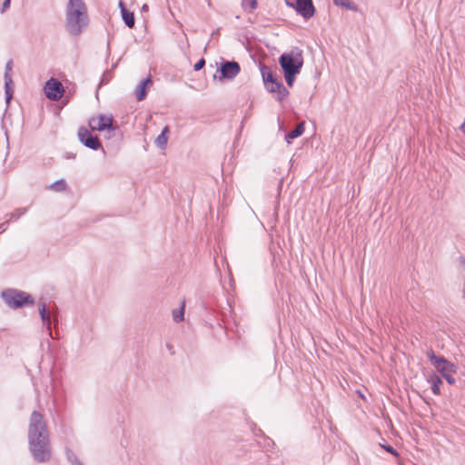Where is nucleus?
<instances>
[{
  "instance_id": "nucleus-37",
  "label": "nucleus",
  "mask_w": 465,
  "mask_h": 465,
  "mask_svg": "<svg viewBox=\"0 0 465 465\" xmlns=\"http://www.w3.org/2000/svg\"><path fill=\"white\" fill-rule=\"evenodd\" d=\"M459 262H460V265L462 266L463 270L465 271V256L460 255L459 257Z\"/></svg>"
},
{
  "instance_id": "nucleus-45",
  "label": "nucleus",
  "mask_w": 465,
  "mask_h": 465,
  "mask_svg": "<svg viewBox=\"0 0 465 465\" xmlns=\"http://www.w3.org/2000/svg\"><path fill=\"white\" fill-rule=\"evenodd\" d=\"M110 56V45L109 43L107 44V57Z\"/></svg>"
},
{
  "instance_id": "nucleus-7",
  "label": "nucleus",
  "mask_w": 465,
  "mask_h": 465,
  "mask_svg": "<svg viewBox=\"0 0 465 465\" xmlns=\"http://www.w3.org/2000/svg\"><path fill=\"white\" fill-rule=\"evenodd\" d=\"M240 64L234 60L228 61L222 58L219 66L217 67L216 74L213 75V79L219 81L232 80L240 73Z\"/></svg>"
},
{
  "instance_id": "nucleus-33",
  "label": "nucleus",
  "mask_w": 465,
  "mask_h": 465,
  "mask_svg": "<svg viewBox=\"0 0 465 465\" xmlns=\"http://www.w3.org/2000/svg\"><path fill=\"white\" fill-rule=\"evenodd\" d=\"M204 65H205V60L203 58H201L194 64L193 70L200 71L204 67Z\"/></svg>"
},
{
  "instance_id": "nucleus-5",
  "label": "nucleus",
  "mask_w": 465,
  "mask_h": 465,
  "mask_svg": "<svg viewBox=\"0 0 465 465\" xmlns=\"http://www.w3.org/2000/svg\"><path fill=\"white\" fill-rule=\"evenodd\" d=\"M278 63L282 73L300 74L304 63L302 51L295 47L284 52L279 56Z\"/></svg>"
},
{
  "instance_id": "nucleus-22",
  "label": "nucleus",
  "mask_w": 465,
  "mask_h": 465,
  "mask_svg": "<svg viewBox=\"0 0 465 465\" xmlns=\"http://www.w3.org/2000/svg\"><path fill=\"white\" fill-rule=\"evenodd\" d=\"M184 310H185V302L183 301L181 306L177 309L173 310V319L175 322H181L184 320Z\"/></svg>"
},
{
  "instance_id": "nucleus-8",
  "label": "nucleus",
  "mask_w": 465,
  "mask_h": 465,
  "mask_svg": "<svg viewBox=\"0 0 465 465\" xmlns=\"http://www.w3.org/2000/svg\"><path fill=\"white\" fill-rule=\"evenodd\" d=\"M426 355L430 364L440 373V375L446 372H457V365L449 361L443 355H437L432 349L427 351Z\"/></svg>"
},
{
  "instance_id": "nucleus-14",
  "label": "nucleus",
  "mask_w": 465,
  "mask_h": 465,
  "mask_svg": "<svg viewBox=\"0 0 465 465\" xmlns=\"http://www.w3.org/2000/svg\"><path fill=\"white\" fill-rule=\"evenodd\" d=\"M152 84L153 78L151 74H148L146 77H144L139 82L134 91L137 101L141 102L146 98L148 91L150 89V85Z\"/></svg>"
},
{
  "instance_id": "nucleus-43",
  "label": "nucleus",
  "mask_w": 465,
  "mask_h": 465,
  "mask_svg": "<svg viewBox=\"0 0 465 465\" xmlns=\"http://www.w3.org/2000/svg\"><path fill=\"white\" fill-rule=\"evenodd\" d=\"M6 226H7V225H6V223H3L0 225L2 232L5 231Z\"/></svg>"
},
{
  "instance_id": "nucleus-11",
  "label": "nucleus",
  "mask_w": 465,
  "mask_h": 465,
  "mask_svg": "<svg viewBox=\"0 0 465 465\" xmlns=\"http://www.w3.org/2000/svg\"><path fill=\"white\" fill-rule=\"evenodd\" d=\"M285 4L293 8L297 14L305 19H310L315 13L312 0H284Z\"/></svg>"
},
{
  "instance_id": "nucleus-3",
  "label": "nucleus",
  "mask_w": 465,
  "mask_h": 465,
  "mask_svg": "<svg viewBox=\"0 0 465 465\" xmlns=\"http://www.w3.org/2000/svg\"><path fill=\"white\" fill-rule=\"evenodd\" d=\"M1 298L8 307L14 310L31 307L35 303V298L29 292L15 288L3 290Z\"/></svg>"
},
{
  "instance_id": "nucleus-17",
  "label": "nucleus",
  "mask_w": 465,
  "mask_h": 465,
  "mask_svg": "<svg viewBox=\"0 0 465 465\" xmlns=\"http://www.w3.org/2000/svg\"><path fill=\"white\" fill-rule=\"evenodd\" d=\"M249 465H269V456L263 450L254 451Z\"/></svg>"
},
{
  "instance_id": "nucleus-24",
  "label": "nucleus",
  "mask_w": 465,
  "mask_h": 465,
  "mask_svg": "<svg viewBox=\"0 0 465 465\" xmlns=\"http://www.w3.org/2000/svg\"><path fill=\"white\" fill-rule=\"evenodd\" d=\"M27 212L26 208H17L14 212L6 214L8 217V222H15L17 221L20 217L25 215Z\"/></svg>"
},
{
  "instance_id": "nucleus-27",
  "label": "nucleus",
  "mask_w": 465,
  "mask_h": 465,
  "mask_svg": "<svg viewBox=\"0 0 465 465\" xmlns=\"http://www.w3.org/2000/svg\"><path fill=\"white\" fill-rule=\"evenodd\" d=\"M282 74H283V77H284V80L286 82V84L289 87H292L294 83H295L296 76L299 74H292V73H282Z\"/></svg>"
},
{
  "instance_id": "nucleus-16",
  "label": "nucleus",
  "mask_w": 465,
  "mask_h": 465,
  "mask_svg": "<svg viewBox=\"0 0 465 465\" xmlns=\"http://www.w3.org/2000/svg\"><path fill=\"white\" fill-rule=\"evenodd\" d=\"M249 465H269V456L263 450L254 451Z\"/></svg>"
},
{
  "instance_id": "nucleus-31",
  "label": "nucleus",
  "mask_w": 465,
  "mask_h": 465,
  "mask_svg": "<svg viewBox=\"0 0 465 465\" xmlns=\"http://www.w3.org/2000/svg\"><path fill=\"white\" fill-rule=\"evenodd\" d=\"M454 373L455 372H446V373H443L441 376H442V378H444L446 380V381L450 385H454L456 382L455 378L452 376V374H454Z\"/></svg>"
},
{
  "instance_id": "nucleus-29",
  "label": "nucleus",
  "mask_w": 465,
  "mask_h": 465,
  "mask_svg": "<svg viewBox=\"0 0 465 465\" xmlns=\"http://www.w3.org/2000/svg\"><path fill=\"white\" fill-rule=\"evenodd\" d=\"M259 445L266 450H269L274 446V441L270 437L264 436L263 442H259Z\"/></svg>"
},
{
  "instance_id": "nucleus-15",
  "label": "nucleus",
  "mask_w": 465,
  "mask_h": 465,
  "mask_svg": "<svg viewBox=\"0 0 465 465\" xmlns=\"http://www.w3.org/2000/svg\"><path fill=\"white\" fill-rule=\"evenodd\" d=\"M427 381L430 385L431 391L434 395H440V386L442 385V379L434 371H430L426 376Z\"/></svg>"
},
{
  "instance_id": "nucleus-30",
  "label": "nucleus",
  "mask_w": 465,
  "mask_h": 465,
  "mask_svg": "<svg viewBox=\"0 0 465 465\" xmlns=\"http://www.w3.org/2000/svg\"><path fill=\"white\" fill-rule=\"evenodd\" d=\"M113 77V72L111 70H106L104 72L101 78V84H106Z\"/></svg>"
},
{
  "instance_id": "nucleus-26",
  "label": "nucleus",
  "mask_w": 465,
  "mask_h": 465,
  "mask_svg": "<svg viewBox=\"0 0 465 465\" xmlns=\"http://www.w3.org/2000/svg\"><path fill=\"white\" fill-rule=\"evenodd\" d=\"M66 188V182L64 179H59L50 184V189L55 192L64 191Z\"/></svg>"
},
{
  "instance_id": "nucleus-46",
  "label": "nucleus",
  "mask_w": 465,
  "mask_h": 465,
  "mask_svg": "<svg viewBox=\"0 0 465 465\" xmlns=\"http://www.w3.org/2000/svg\"><path fill=\"white\" fill-rule=\"evenodd\" d=\"M116 66H117V64H113V65H112V68L110 69V70H111V72H113V70H114Z\"/></svg>"
},
{
  "instance_id": "nucleus-6",
  "label": "nucleus",
  "mask_w": 465,
  "mask_h": 465,
  "mask_svg": "<svg viewBox=\"0 0 465 465\" xmlns=\"http://www.w3.org/2000/svg\"><path fill=\"white\" fill-rule=\"evenodd\" d=\"M38 312L43 323V326L46 329L49 336L53 339L52 328L57 327L60 321V312L56 307L48 308L45 302L41 301L38 303Z\"/></svg>"
},
{
  "instance_id": "nucleus-32",
  "label": "nucleus",
  "mask_w": 465,
  "mask_h": 465,
  "mask_svg": "<svg viewBox=\"0 0 465 465\" xmlns=\"http://www.w3.org/2000/svg\"><path fill=\"white\" fill-rule=\"evenodd\" d=\"M252 433L255 437H261V438H264V436H266L264 434V432L262 431V429L258 428L256 425L253 426V428H252Z\"/></svg>"
},
{
  "instance_id": "nucleus-28",
  "label": "nucleus",
  "mask_w": 465,
  "mask_h": 465,
  "mask_svg": "<svg viewBox=\"0 0 465 465\" xmlns=\"http://www.w3.org/2000/svg\"><path fill=\"white\" fill-rule=\"evenodd\" d=\"M381 448L385 451H387L388 453L391 454L392 456H394V457H398L399 456L398 450L393 446H391V444H389V443L381 444Z\"/></svg>"
},
{
  "instance_id": "nucleus-34",
  "label": "nucleus",
  "mask_w": 465,
  "mask_h": 465,
  "mask_svg": "<svg viewBox=\"0 0 465 465\" xmlns=\"http://www.w3.org/2000/svg\"><path fill=\"white\" fill-rule=\"evenodd\" d=\"M10 5H11V0H4L0 12L1 13L5 12L10 7Z\"/></svg>"
},
{
  "instance_id": "nucleus-35",
  "label": "nucleus",
  "mask_w": 465,
  "mask_h": 465,
  "mask_svg": "<svg viewBox=\"0 0 465 465\" xmlns=\"http://www.w3.org/2000/svg\"><path fill=\"white\" fill-rule=\"evenodd\" d=\"M70 91L68 92L67 94H64V95L62 97L63 100H62V104L63 105H66L69 102H70Z\"/></svg>"
},
{
  "instance_id": "nucleus-23",
  "label": "nucleus",
  "mask_w": 465,
  "mask_h": 465,
  "mask_svg": "<svg viewBox=\"0 0 465 465\" xmlns=\"http://www.w3.org/2000/svg\"><path fill=\"white\" fill-rule=\"evenodd\" d=\"M65 457L71 465H84L76 454L69 448H65Z\"/></svg>"
},
{
  "instance_id": "nucleus-21",
  "label": "nucleus",
  "mask_w": 465,
  "mask_h": 465,
  "mask_svg": "<svg viewBox=\"0 0 465 465\" xmlns=\"http://www.w3.org/2000/svg\"><path fill=\"white\" fill-rule=\"evenodd\" d=\"M333 4L337 6L345 8L346 10L359 12V6L351 2V0H333Z\"/></svg>"
},
{
  "instance_id": "nucleus-41",
  "label": "nucleus",
  "mask_w": 465,
  "mask_h": 465,
  "mask_svg": "<svg viewBox=\"0 0 465 465\" xmlns=\"http://www.w3.org/2000/svg\"><path fill=\"white\" fill-rule=\"evenodd\" d=\"M460 131L465 134V119L460 127Z\"/></svg>"
},
{
  "instance_id": "nucleus-40",
  "label": "nucleus",
  "mask_w": 465,
  "mask_h": 465,
  "mask_svg": "<svg viewBox=\"0 0 465 465\" xmlns=\"http://www.w3.org/2000/svg\"><path fill=\"white\" fill-rule=\"evenodd\" d=\"M219 34H220V28H216V29L212 33V36L218 35Z\"/></svg>"
},
{
  "instance_id": "nucleus-39",
  "label": "nucleus",
  "mask_w": 465,
  "mask_h": 465,
  "mask_svg": "<svg viewBox=\"0 0 465 465\" xmlns=\"http://www.w3.org/2000/svg\"><path fill=\"white\" fill-rule=\"evenodd\" d=\"M166 347L168 349V351L171 352V354H173L174 351H173V346L170 343H166Z\"/></svg>"
},
{
  "instance_id": "nucleus-2",
  "label": "nucleus",
  "mask_w": 465,
  "mask_h": 465,
  "mask_svg": "<svg viewBox=\"0 0 465 465\" xmlns=\"http://www.w3.org/2000/svg\"><path fill=\"white\" fill-rule=\"evenodd\" d=\"M65 15V26L72 35H79L89 24L87 8L84 0H69Z\"/></svg>"
},
{
  "instance_id": "nucleus-36",
  "label": "nucleus",
  "mask_w": 465,
  "mask_h": 465,
  "mask_svg": "<svg viewBox=\"0 0 465 465\" xmlns=\"http://www.w3.org/2000/svg\"><path fill=\"white\" fill-rule=\"evenodd\" d=\"M75 153H72V152H67L65 153L64 154V158L65 159H74L75 158Z\"/></svg>"
},
{
  "instance_id": "nucleus-9",
  "label": "nucleus",
  "mask_w": 465,
  "mask_h": 465,
  "mask_svg": "<svg viewBox=\"0 0 465 465\" xmlns=\"http://www.w3.org/2000/svg\"><path fill=\"white\" fill-rule=\"evenodd\" d=\"M78 139L80 143L86 148L94 151L102 150L104 153L105 151L103 147L102 142L99 137L93 134L87 128L81 126L77 132Z\"/></svg>"
},
{
  "instance_id": "nucleus-4",
  "label": "nucleus",
  "mask_w": 465,
  "mask_h": 465,
  "mask_svg": "<svg viewBox=\"0 0 465 465\" xmlns=\"http://www.w3.org/2000/svg\"><path fill=\"white\" fill-rule=\"evenodd\" d=\"M260 71L267 92L275 94V99L279 102L285 100L290 93L282 82L277 79L271 68L267 65L262 64L260 66Z\"/></svg>"
},
{
  "instance_id": "nucleus-44",
  "label": "nucleus",
  "mask_w": 465,
  "mask_h": 465,
  "mask_svg": "<svg viewBox=\"0 0 465 465\" xmlns=\"http://www.w3.org/2000/svg\"><path fill=\"white\" fill-rule=\"evenodd\" d=\"M5 134L6 136V143H7V147H8L9 146V138H8L7 131H5Z\"/></svg>"
},
{
  "instance_id": "nucleus-10",
  "label": "nucleus",
  "mask_w": 465,
  "mask_h": 465,
  "mask_svg": "<svg viewBox=\"0 0 465 465\" xmlns=\"http://www.w3.org/2000/svg\"><path fill=\"white\" fill-rule=\"evenodd\" d=\"M44 94L51 101H59L65 94L63 84L56 78H49L44 84Z\"/></svg>"
},
{
  "instance_id": "nucleus-19",
  "label": "nucleus",
  "mask_w": 465,
  "mask_h": 465,
  "mask_svg": "<svg viewBox=\"0 0 465 465\" xmlns=\"http://www.w3.org/2000/svg\"><path fill=\"white\" fill-rule=\"evenodd\" d=\"M121 16L124 25L128 28H133L134 26L135 17L134 12L129 11L127 8H123V10H121Z\"/></svg>"
},
{
  "instance_id": "nucleus-20",
  "label": "nucleus",
  "mask_w": 465,
  "mask_h": 465,
  "mask_svg": "<svg viewBox=\"0 0 465 465\" xmlns=\"http://www.w3.org/2000/svg\"><path fill=\"white\" fill-rule=\"evenodd\" d=\"M168 134L169 128L168 126H164L159 135L156 137L154 143L160 149H164L168 143Z\"/></svg>"
},
{
  "instance_id": "nucleus-1",
  "label": "nucleus",
  "mask_w": 465,
  "mask_h": 465,
  "mask_svg": "<svg viewBox=\"0 0 465 465\" xmlns=\"http://www.w3.org/2000/svg\"><path fill=\"white\" fill-rule=\"evenodd\" d=\"M28 450L36 463H47L52 459V444L50 432L44 415L34 411L28 420L27 428Z\"/></svg>"
},
{
  "instance_id": "nucleus-25",
  "label": "nucleus",
  "mask_w": 465,
  "mask_h": 465,
  "mask_svg": "<svg viewBox=\"0 0 465 465\" xmlns=\"http://www.w3.org/2000/svg\"><path fill=\"white\" fill-rule=\"evenodd\" d=\"M257 0H242V7L247 13L252 12L257 8Z\"/></svg>"
},
{
  "instance_id": "nucleus-42",
  "label": "nucleus",
  "mask_w": 465,
  "mask_h": 465,
  "mask_svg": "<svg viewBox=\"0 0 465 465\" xmlns=\"http://www.w3.org/2000/svg\"><path fill=\"white\" fill-rule=\"evenodd\" d=\"M119 8H120V11L123 10V8H126V6L123 1L119 2Z\"/></svg>"
},
{
  "instance_id": "nucleus-18",
  "label": "nucleus",
  "mask_w": 465,
  "mask_h": 465,
  "mask_svg": "<svg viewBox=\"0 0 465 465\" xmlns=\"http://www.w3.org/2000/svg\"><path fill=\"white\" fill-rule=\"evenodd\" d=\"M304 123H301L293 130L285 134L284 140L290 144L293 139L300 137L304 133Z\"/></svg>"
},
{
  "instance_id": "nucleus-12",
  "label": "nucleus",
  "mask_w": 465,
  "mask_h": 465,
  "mask_svg": "<svg viewBox=\"0 0 465 465\" xmlns=\"http://www.w3.org/2000/svg\"><path fill=\"white\" fill-rule=\"evenodd\" d=\"M13 64H14L13 60L9 59L5 63V73H4L5 101V104L7 106L9 105V104L11 103V101L14 97V91H15L14 82H13L12 75H11Z\"/></svg>"
},
{
  "instance_id": "nucleus-38",
  "label": "nucleus",
  "mask_w": 465,
  "mask_h": 465,
  "mask_svg": "<svg viewBox=\"0 0 465 465\" xmlns=\"http://www.w3.org/2000/svg\"><path fill=\"white\" fill-rule=\"evenodd\" d=\"M142 12H148L149 11V5L147 4H143L141 8Z\"/></svg>"
},
{
  "instance_id": "nucleus-13",
  "label": "nucleus",
  "mask_w": 465,
  "mask_h": 465,
  "mask_svg": "<svg viewBox=\"0 0 465 465\" xmlns=\"http://www.w3.org/2000/svg\"><path fill=\"white\" fill-rule=\"evenodd\" d=\"M94 121V119H93ZM89 125L92 130H95L98 132L104 131H114L117 126L114 125V117L112 115L106 114H99L97 117V125L94 126L92 124V120L89 122Z\"/></svg>"
}]
</instances>
